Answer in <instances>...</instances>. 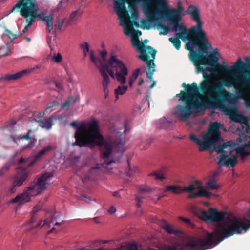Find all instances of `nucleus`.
<instances>
[{"label": "nucleus", "mask_w": 250, "mask_h": 250, "mask_svg": "<svg viewBox=\"0 0 250 250\" xmlns=\"http://www.w3.org/2000/svg\"><path fill=\"white\" fill-rule=\"evenodd\" d=\"M101 164L97 165L96 166L92 167L86 174L85 181L95 180L96 176L99 174V169L102 167Z\"/></svg>", "instance_id": "nucleus-22"}, {"label": "nucleus", "mask_w": 250, "mask_h": 250, "mask_svg": "<svg viewBox=\"0 0 250 250\" xmlns=\"http://www.w3.org/2000/svg\"><path fill=\"white\" fill-rule=\"evenodd\" d=\"M76 101V98L74 97L69 98L66 101L62 103L61 107L63 108H68L71 104L75 103Z\"/></svg>", "instance_id": "nucleus-33"}, {"label": "nucleus", "mask_w": 250, "mask_h": 250, "mask_svg": "<svg viewBox=\"0 0 250 250\" xmlns=\"http://www.w3.org/2000/svg\"><path fill=\"white\" fill-rule=\"evenodd\" d=\"M116 211V208L113 206L110 207L109 208L108 211L110 213L113 214Z\"/></svg>", "instance_id": "nucleus-57"}, {"label": "nucleus", "mask_w": 250, "mask_h": 250, "mask_svg": "<svg viewBox=\"0 0 250 250\" xmlns=\"http://www.w3.org/2000/svg\"><path fill=\"white\" fill-rule=\"evenodd\" d=\"M144 82V79L142 78H140L139 79V82H138V85L140 86L143 84Z\"/></svg>", "instance_id": "nucleus-63"}, {"label": "nucleus", "mask_w": 250, "mask_h": 250, "mask_svg": "<svg viewBox=\"0 0 250 250\" xmlns=\"http://www.w3.org/2000/svg\"><path fill=\"white\" fill-rule=\"evenodd\" d=\"M245 104L248 108H250V99H246Z\"/></svg>", "instance_id": "nucleus-60"}, {"label": "nucleus", "mask_w": 250, "mask_h": 250, "mask_svg": "<svg viewBox=\"0 0 250 250\" xmlns=\"http://www.w3.org/2000/svg\"><path fill=\"white\" fill-rule=\"evenodd\" d=\"M148 176H155L156 179L160 180L161 181L165 179V177L162 171H154L149 173Z\"/></svg>", "instance_id": "nucleus-35"}, {"label": "nucleus", "mask_w": 250, "mask_h": 250, "mask_svg": "<svg viewBox=\"0 0 250 250\" xmlns=\"http://www.w3.org/2000/svg\"><path fill=\"white\" fill-rule=\"evenodd\" d=\"M53 176L51 173H44L31 182L25 191L12 199L11 202L21 203L22 202H28L31 196L41 193L45 188L47 182L50 180Z\"/></svg>", "instance_id": "nucleus-9"}, {"label": "nucleus", "mask_w": 250, "mask_h": 250, "mask_svg": "<svg viewBox=\"0 0 250 250\" xmlns=\"http://www.w3.org/2000/svg\"><path fill=\"white\" fill-rule=\"evenodd\" d=\"M179 219L186 223H188L189 224L191 223L190 219L188 218H186L183 217H179Z\"/></svg>", "instance_id": "nucleus-55"}, {"label": "nucleus", "mask_w": 250, "mask_h": 250, "mask_svg": "<svg viewBox=\"0 0 250 250\" xmlns=\"http://www.w3.org/2000/svg\"><path fill=\"white\" fill-rule=\"evenodd\" d=\"M35 222H36V217L35 215L33 214L31 217L30 221L28 223L29 228L28 229V230H31L33 229L34 228H36L38 226H40L42 222V220H40L39 223H37L36 224Z\"/></svg>", "instance_id": "nucleus-29"}, {"label": "nucleus", "mask_w": 250, "mask_h": 250, "mask_svg": "<svg viewBox=\"0 0 250 250\" xmlns=\"http://www.w3.org/2000/svg\"><path fill=\"white\" fill-rule=\"evenodd\" d=\"M221 126L223 125L217 122L211 123L209 125L208 132L203 135L202 141L194 134L190 135V139L199 145V150L201 152L208 150L212 146L217 154L232 155L235 153L236 149L234 148L235 144L233 141H229L222 144H219L222 140L220 131Z\"/></svg>", "instance_id": "nucleus-5"}, {"label": "nucleus", "mask_w": 250, "mask_h": 250, "mask_svg": "<svg viewBox=\"0 0 250 250\" xmlns=\"http://www.w3.org/2000/svg\"><path fill=\"white\" fill-rule=\"evenodd\" d=\"M222 84L224 86L234 87L238 96L241 99H246L250 96V77L234 78L223 80Z\"/></svg>", "instance_id": "nucleus-11"}, {"label": "nucleus", "mask_w": 250, "mask_h": 250, "mask_svg": "<svg viewBox=\"0 0 250 250\" xmlns=\"http://www.w3.org/2000/svg\"><path fill=\"white\" fill-rule=\"evenodd\" d=\"M32 132H33V130L32 129H29L28 130L27 133L24 134V135H21L20 136H15L14 135H11L10 136V138L14 142H16L17 140L20 139H25L29 140V143L27 145H26L25 148H31L34 146L35 143L37 142L36 139L34 138H31L30 137V134Z\"/></svg>", "instance_id": "nucleus-19"}, {"label": "nucleus", "mask_w": 250, "mask_h": 250, "mask_svg": "<svg viewBox=\"0 0 250 250\" xmlns=\"http://www.w3.org/2000/svg\"><path fill=\"white\" fill-rule=\"evenodd\" d=\"M41 207L40 206H36L33 208V211L34 213H36L37 211L41 209Z\"/></svg>", "instance_id": "nucleus-59"}, {"label": "nucleus", "mask_w": 250, "mask_h": 250, "mask_svg": "<svg viewBox=\"0 0 250 250\" xmlns=\"http://www.w3.org/2000/svg\"><path fill=\"white\" fill-rule=\"evenodd\" d=\"M16 10L20 12L21 16L26 19L32 20L38 18L45 23L49 31L52 30L53 16L51 14L47 15L44 13L38 14L39 8L36 0H19L12 7L11 12H13Z\"/></svg>", "instance_id": "nucleus-7"}, {"label": "nucleus", "mask_w": 250, "mask_h": 250, "mask_svg": "<svg viewBox=\"0 0 250 250\" xmlns=\"http://www.w3.org/2000/svg\"><path fill=\"white\" fill-rule=\"evenodd\" d=\"M155 71V69H152V70H148L146 73V76L149 79L152 78L153 73Z\"/></svg>", "instance_id": "nucleus-49"}, {"label": "nucleus", "mask_w": 250, "mask_h": 250, "mask_svg": "<svg viewBox=\"0 0 250 250\" xmlns=\"http://www.w3.org/2000/svg\"><path fill=\"white\" fill-rule=\"evenodd\" d=\"M90 57L92 62L99 70L100 73L104 71L113 79H116L122 84L126 83V76L128 70L123 61L119 60L116 56L112 55L105 64L103 63L99 57H96L92 50L90 51Z\"/></svg>", "instance_id": "nucleus-6"}, {"label": "nucleus", "mask_w": 250, "mask_h": 250, "mask_svg": "<svg viewBox=\"0 0 250 250\" xmlns=\"http://www.w3.org/2000/svg\"><path fill=\"white\" fill-rule=\"evenodd\" d=\"M236 154H239L241 159L244 161L245 158L250 155V151L246 150L244 147H238L236 149Z\"/></svg>", "instance_id": "nucleus-30"}, {"label": "nucleus", "mask_w": 250, "mask_h": 250, "mask_svg": "<svg viewBox=\"0 0 250 250\" xmlns=\"http://www.w3.org/2000/svg\"><path fill=\"white\" fill-rule=\"evenodd\" d=\"M80 48L83 50L84 56L86 57L89 51V44L87 42H84L80 44Z\"/></svg>", "instance_id": "nucleus-36"}, {"label": "nucleus", "mask_w": 250, "mask_h": 250, "mask_svg": "<svg viewBox=\"0 0 250 250\" xmlns=\"http://www.w3.org/2000/svg\"><path fill=\"white\" fill-rule=\"evenodd\" d=\"M51 60L56 63H59L62 61V57L60 53H58L56 54H54L53 56H51Z\"/></svg>", "instance_id": "nucleus-39"}, {"label": "nucleus", "mask_w": 250, "mask_h": 250, "mask_svg": "<svg viewBox=\"0 0 250 250\" xmlns=\"http://www.w3.org/2000/svg\"><path fill=\"white\" fill-rule=\"evenodd\" d=\"M203 193L202 192H200V190H199L197 192H191V194H190L188 197L189 198H195L198 197H201V194Z\"/></svg>", "instance_id": "nucleus-46"}, {"label": "nucleus", "mask_w": 250, "mask_h": 250, "mask_svg": "<svg viewBox=\"0 0 250 250\" xmlns=\"http://www.w3.org/2000/svg\"><path fill=\"white\" fill-rule=\"evenodd\" d=\"M10 165L8 163H5L0 169V177L3 176L9 170Z\"/></svg>", "instance_id": "nucleus-38"}, {"label": "nucleus", "mask_w": 250, "mask_h": 250, "mask_svg": "<svg viewBox=\"0 0 250 250\" xmlns=\"http://www.w3.org/2000/svg\"><path fill=\"white\" fill-rule=\"evenodd\" d=\"M70 125L77 129L74 134L76 140L73 143L74 146L77 145L80 147L89 145L103 146L105 150L101 154L103 159L110 156L113 148L118 152H124V135L121 132L114 133L113 137L115 138L107 141L100 133L98 123L95 120L89 123L83 122L79 125H78L77 122L75 121L71 123Z\"/></svg>", "instance_id": "nucleus-3"}, {"label": "nucleus", "mask_w": 250, "mask_h": 250, "mask_svg": "<svg viewBox=\"0 0 250 250\" xmlns=\"http://www.w3.org/2000/svg\"><path fill=\"white\" fill-rule=\"evenodd\" d=\"M36 121L39 123L40 126L48 130L51 129L53 125V119L50 117L45 120Z\"/></svg>", "instance_id": "nucleus-27"}, {"label": "nucleus", "mask_w": 250, "mask_h": 250, "mask_svg": "<svg viewBox=\"0 0 250 250\" xmlns=\"http://www.w3.org/2000/svg\"><path fill=\"white\" fill-rule=\"evenodd\" d=\"M11 54V51L7 46H3L0 48V58L3 56Z\"/></svg>", "instance_id": "nucleus-34"}, {"label": "nucleus", "mask_w": 250, "mask_h": 250, "mask_svg": "<svg viewBox=\"0 0 250 250\" xmlns=\"http://www.w3.org/2000/svg\"><path fill=\"white\" fill-rule=\"evenodd\" d=\"M195 185L193 184H190L188 187H184L183 188V191L191 192L192 191L196 190Z\"/></svg>", "instance_id": "nucleus-42"}, {"label": "nucleus", "mask_w": 250, "mask_h": 250, "mask_svg": "<svg viewBox=\"0 0 250 250\" xmlns=\"http://www.w3.org/2000/svg\"><path fill=\"white\" fill-rule=\"evenodd\" d=\"M101 75L103 77L102 86L105 98H106L108 95L109 90L108 86L110 83V78L108 74H105L104 71H101Z\"/></svg>", "instance_id": "nucleus-24"}, {"label": "nucleus", "mask_w": 250, "mask_h": 250, "mask_svg": "<svg viewBox=\"0 0 250 250\" xmlns=\"http://www.w3.org/2000/svg\"><path fill=\"white\" fill-rule=\"evenodd\" d=\"M17 186H18L16 185V184H15L14 183L13 185L11 187V188L8 191V193L9 194H12L15 193L16 191V187Z\"/></svg>", "instance_id": "nucleus-48"}, {"label": "nucleus", "mask_w": 250, "mask_h": 250, "mask_svg": "<svg viewBox=\"0 0 250 250\" xmlns=\"http://www.w3.org/2000/svg\"><path fill=\"white\" fill-rule=\"evenodd\" d=\"M157 9L155 11L151 10L150 8L146 10V14L147 18V20L143 19L141 21V24L142 25V28L150 29L151 26L149 24L150 23H152L156 21L159 18L163 19L166 20L165 17H162L160 14L159 11L161 10V6H159L157 4Z\"/></svg>", "instance_id": "nucleus-15"}, {"label": "nucleus", "mask_w": 250, "mask_h": 250, "mask_svg": "<svg viewBox=\"0 0 250 250\" xmlns=\"http://www.w3.org/2000/svg\"><path fill=\"white\" fill-rule=\"evenodd\" d=\"M132 43L141 54L138 58L146 62L148 70L155 69V64L153 62L157 51L149 45H144L138 38L132 40Z\"/></svg>", "instance_id": "nucleus-12"}, {"label": "nucleus", "mask_w": 250, "mask_h": 250, "mask_svg": "<svg viewBox=\"0 0 250 250\" xmlns=\"http://www.w3.org/2000/svg\"><path fill=\"white\" fill-rule=\"evenodd\" d=\"M140 71V68H137L132 73V75L129 77V79L135 81L139 76Z\"/></svg>", "instance_id": "nucleus-43"}, {"label": "nucleus", "mask_w": 250, "mask_h": 250, "mask_svg": "<svg viewBox=\"0 0 250 250\" xmlns=\"http://www.w3.org/2000/svg\"><path fill=\"white\" fill-rule=\"evenodd\" d=\"M162 222L164 223L162 225V228L167 233L177 235L181 233L179 229H174L172 226L167 224L166 220H162Z\"/></svg>", "instance_id": "nucleus-25"}, {"label": "nucleus", "mask_w": 250, "mask_h": 250, "mask_svg": "<svg viewBox=\"0 0 250 250\" xmlns=\"http://www.w3.org/2000/svg\"><path fill=\"white\" fill-rule=\"evenodd\" d=\"M202 72L204 80L200 83L199 90H200L207 98L205 101H210L211 105L216 108H220L226 115L230 116L233 121L240 122L238 116L235 115L237 110L236 107L225 104L226 102H231L232 94L222 87L224 86L222 84V82L220 84L215 85L210 80V75L207 72ZM228 79L223 80L222 81Z\"/></svg>", "instance_id": "nucleus-4"}, {"label": "nucleus", "mask_w": 250, "mask_h": 250, "mask_svg": "<svg viewBox=\"0 0 250 250\" xmlns=\"http://www.w3.org/2000/svg\"><path fill=\"white\" fill-rule=\"evenodd\" d=\"M237 158V156L236 153L232 155H221L217 163L220 167L225 166L233 167L238 162Z\"/></svg>", "instance_id": "nucleus-17"}, {"label": "nucleus", "mask_w": 250, "mask_h": 250, "mask_svg": "<svg viewBox=\"0 0 250 250\" xmlns=\"http://www.w3.org/2000/svg\"><path fill=\"white\" fill-rule=\"evenodd\" d=\"M182 87L185 88V90H182L180 93L176 95V97L179 98V100L194 99V97L199 93V87L195 83H193L190 85L186 84L184 83L182 84Z\"/></svg>", "instance_id": "nucleus-14"}, {"label": "nucleus", "mask_w": 250, "mask_h": 250, "mask_svg": "<svg viewBox=\"0 0 250 250\" xmlns=\"http://www.w3.org/2000/svg\"><path fill=\"white\" fill-rule=\"evenodd\" d=\"M147 143L146 144H143V147L144 148L148 147L152 143V140L151 138H149L146 140Z\"/></svg>", "instance_id": "nucleus-52"}, {"label": "nucleus", "mask_w": 250, "mask_h": 250, "mask_svg": "<svg viewBox=\"0 0 250 250\" xmlns=\"http://www.w3.org/2000/svg\"><path fill=\"white\" fill-rule=\"evenodd\" d=\"M4 31L6 33L9 38L11 40H13L17 38V34L12 33L9 30L7 29L6 27H4Z\"/></svg>", "instance_id": "nucleus-41"}, {"label": "nucleus", "mask_w": 250, "mask_h": 250, "mask_svg": "<svg viewBox=\"0 0 250 250\" xmlns=\"http://www.w3.org/2000/svg\"><path fill=\"white\" fill-rule=\"evenodd\" d=\"M64 19H58L57 20H56L55 21L54 26H53V24H52L53 29L51 31H49L48 30V28H47L48 31L49 33H51L52 32L54 37L55 38L56 36V31L57 30H60V31L61 30L62 27L64 23Z\"/></svg>", "instance_id": "nucleus-26"}, {"label": "nucleus", "mask_w": 250, "mask_h": 250, "mask_svg": "<svg viewBox=\"0 0 250 250\" xmlns=\"http://www.w3.org/2000/svg\"><path fill=\"white\" fill-rule=\"evenodd\" d=\"M131 17L133 20H137L139 18V13L136 10H133L131 13Z\"/></svg>", "instance_id": "nucleus-47"}, {"label": "nucleus", "mask_w": 250, "mask_h": 250, "mask_svg": "<svg viewBox=\"0 0 250 250\" xmlns=\"http://www.w3.org/2000/svg\"><path fill=\"white\" fill-rule=\"evenodd\" d=\"M78 14L77 11H73L70 15V18L71 20H75L76 19V16Z\"/></svg>", "instance_id": "nucleus-54"}, {"label": "nucleus", "mask_w": 250, "mask_h": 250, "mask_svg": "<svg viewBox=\"0 0 250 250\" xmlns=\"http://www.w3.org/2000/svg\"><path fill=\"white\" fill-rule=\"evenodd\" d=\"M54 83L57 88L60 90H63V86L61 83H58L56 81H55Z\"/></svg>", "instance_id": "nucleus-53"}, {"label": "nucleus", "mask_w": 250, "mask_h": 250, "mask_svg": "<svg viewBox=\"0 0 250 250\" xmlns=\"http://www.w3.org/2000/svg\"><path fill=\"white\" fill-rule=\"evenodd\" d=\"M164 25H164L163 23H162L161 22H159L156 24V26L157 28H162L164 26Z\"/></svg>", "instance_id": "nucleus-61"}, {"label": "nucleus", "mask_w": 250, "mask_h": 250, "mask_svg": "<svg viewBox=\"0 0 250 250\" xmlns=\"http://www.w3.org/2000/svg\"><path fill=\"white\" fill-rule=\"evenodd\" d=\"M75 0H62L58 5L59 9H62L65 8L69 3H72Z\"/></svg>", "instance_id": "nucleus-37"}, {"label": "nucleus", "mask_w": 250, "mask_h": 250, "mask_svg": "<svg viewBox=\"0 0 250 250\" xmlns=\"http://www.w3.org/2000/svg\"><path fill=\"white\" fill-rule=\"evenodd\" d=\"M201 218L206 222H218L219 224L213 233H208L207 236L203 238H192L186 243H177L175 246H166L164 248H157V249L149 247L146 250H203L202 247H210L215 242H221L224 239L233 236L229 235V231L232 229L231 226L235 220L242 221L247 223L244 219L234 218L230 219L226 216L225 211H218V209L209 208L208 211L201 212ZM128 250H139L136 244L129 245Z\"/></svg>", "instance_id": "nucleus-1"}, {"label": "nucleus", "mask_w": 250, "mask_h": 250, "mask_svg": "<svg viewBox=\"0 0 250 250\" xmlns=\"http://www.w3.org/2000/svg\"><path fill=\"white\" fill-rule=\"evenodd\" d=\"M35 19H32V21L31 19H26V22L27 23H28V25H26L24 27V28L23 29V30H22L23 33H25L28 31L29 27H30V26H31L33 24V23L35 21Z\"/></svg>", "instance_id": "nucleus-40"}, {"label": "nucleus", "mask_w": 250, "mask_h": 250, "mask_svg": "<svg viewBox=\"0 0 250 250\" xmlns=\"http://www.w3.org/2000/svg\"><path fill=\"white\" fill-rule=\"evenodd\" d=\"M163 31H161L159 32V35H166L169 31H171V28L170 29L168 26L164 25V26L162 28Z\"/></svg>", "instance_id": "nucleus-45"}, {"label": "nucleus", "mask_w": 250, "mask_h": 250, "mask_svg": "<svg viewBox=\"0 0 250 250\" xmlns=\"http://www.w3.org/2000/svg\"><path fill=\"white\" fill-rule=\"evenodd\" d=\"M199 188H201V190H200V192H202L203 193L201 194V197H206L208 198H210L211 197V196H212V194L211 192H208V191H204V190H203V187L202 186H200Z\"/></svg>", "instance_id": "nucleus-44"}, {"label": "nucleus", "mask_w": 250, "mask_h": 250, "mask_svg": "<svg viewBox=\"0 0 250 250\" xmlns=\"http://www.w3.org/2000/svg\"><path fill=\"white\" fill-rule=\"evenodd\" d=\"M52 149L53 147L51 145H49L43 148L42 150L34 156L33 159L28 164H27L28 167H29L33 165L41 157L50 151Z\"/></svg>", "instance_id": "nucleus-23"}, {"label": "nucleus", "mask_w": 250, "mask_h": 250, "mask_svg": "<svg viewBox=\"0 0 250 250\" xmlns=\"http://www.w3.org/2000/svg\"><path fill=\"white\" fill-rule=\"evenodd\" d=\"M128 87L125 85L119 86L115 90L116 99H118L119 95H123L125 93Z\"/></svg>", "instance_id": "nucleus-31"}, {"label": "nucleus", "mask_w": 250, "mask_h": 250, "mask_svg": "<svg viewBox=\"0 0 250 250\" xmlns=\"http://www.w3.org/2000/svg\"><path fill=\"white\" fill-rule=\"evenodd\" d=\"M107 54V52L106 50H104L101 52V56L104 61L106 60Z\"/></svg>", "instance_id": "nucleus-51"}, {"label": "nucleus", "mask_w": 250, "mask_h": 250, "mask_svg": "<svg viewBox=\"0 0 250 250\" xmlns=\"http://www.w3.org/2000/svg\"><path fill=\"white\" fill-rule=\"evenodd\" d=\"M58 102L54 101L52 103H50L48 106H47L46 110H48L50 108H53L54 106H55L57 105Z\"/></svg>", "instance_id": "nucleus-50"}, {"label": "nucleus", "mask_w": 250, "mask_h": 250, "mask_svg": "<svg viewBox=\"0 0 250 250\" xmlns=\"http://www.w3.org/2000/svg\"><path fill=\"white\" fill-rule=\"evenodd\" d=\"M31 70L25 69L24 70L17 72L15 74H9L2 76L0 78V80H4L5 81H11L13 80H17L23 76L29 73Z\"/></svg>", "instance_id": "nucleus-21"}, {"label": "nucleus", "mask_w": 250, "mask_h": 250, "mask_svg": "<svg viewBox=\"0 0 250 250\" xmlns=\"http://www.w3.org/2000/svg\"><path fill=\"white\" fill-rule=\"evenodd\" d=\"M132 25H134L136 27H139L140 26V24L138 22L135 21V20H132L131 21Z\"/></svg>", "instance_id": "nucleus-58"}, {"label": "nucleus", "mask_w": 250, "mask_h": 250, "mask_svg": "<svg viewBox=\"0 0 250 250\" xmlns=\"http://www.w3.org/2000/svg\"><path fill=\"white\" fill-rule=\"evenodd\" d=\"M134 81L129 78V85L130 87L133 85Z\"/></svg>", "instance_id": "nucleus-64"}, {"label": "nucleus", "mask_w": 250, "mask_h": 250, "mask_svg": "<svg viewBox=\"0 0 250 250\" xmlns=\"http://www.w3.org/2000/svg\"><path fill=\"white\" fill-rule=\"evenodd\" d=\"M25 162L26 161L25 159L21 158V159H19L18 163L19 164H21L22 163H25Z\"/></svg>", "instance_id": "nucleus-62"}, {"label": "nucleus", "mask_w": 250, "mask_h": 250, "mask_svg": "<svg viewBox=\"0 0 250 250\" xmlns=\"http://www.w3.org/2000/svg\"><path fill=\"white\" fill-rule=\"evenodd\" d=\"M163 8L164 11L161 12V16L165 17L166 20L173 24L171 31H177L178 30L179 31V32L175 33L174 37H170L168 39L175 48L178 50L180 49L181 44L180 39H181L186 43L185 48L190 51L189 57L195 66H199L200 64H205L203 62H201L202 60L203 61V59H208L211 61L212 56H206L203 54L211 48V44L203 43L195 34L188 31L183 23H179L181 20L180 10L169 8L167 9L166 6Z\"/></svg>", "instance_id": "nucleus-2"}, {"label": "nucleus", "mask_w": 250, "mask_h": 250, "mask_svg": "<svg viewBox=\"0 0 250 250\" xmlns=\"http://www.w3.org/2000/svg\"><path fill=\"white\" fill-rule=\"evenodd\" d=\"M245 60L246 63H244L240 58L233 65L229 68L227 65L219 64L218 65L222 72L231 75L232 76L231 79H233L234 78H237L234 75V73H242L249 66L250 67V58L246 57Z\"/></svg>", "instance_id": "nucleus-13"}, {"label": "nucleus", "mask_w": 250, "mask_h": 250, "mask_svg": "<svg viewBox=\"0 0 250 250\" xmlns=\"http://www.w3.org/2000/svg\"><path fill=\"white\" fill-rule=\"evenodd\" d=\"M208 50H207V52L206 53H204L203 54L204 56H213V58L212 59H211L212 60H211V61H210L209 60H208V59H203V60H202L201 62H203V63H205V64H200L199 66H196V73H201L202 72H207V73L208 72H210L211 71H213V68H212L211 67H206L205 68H204L203 66H201V65H209V66H210L211 67H214L215 65H217L218 68L221 70L222 71L219 67V65L218 64H219V63H218V61L219 60V58L216 57V55H215L214 53H211V54H208Z\"/></svg>", "instance_id": "nucleus-16"}, {"label": "nucleus", "mask_w": 250, "mask_h": 250, "mask_svg": "<svg viewBox=\"0 0 250 250\" xmlns=\"http://www.w3.org/2000/svg\"><path fill=\"white\" fill-rule=\"evenodd\" d=\"M172 191L173 193L178 194L183 192V188L178 185L167 186L165 189V192Z\"/></svg>", "instance_id": "nucleus-28"}, {"label": "nucleus", "mask_w": 250, "mask_h": 250, "mask_svg": "<svg viewBox=\"0 0 250 250\" xmlns=\"http://www.w3.org/2000/svg\"><path fill=\"white\" fill-rule=\"evenodd\" d=\"M151 190L150 188H149L147 187V188H141L140 189V191L141 192H150L151 191Z\"/></svg>", "instance_id": "nucleus-56"}, {"label": "nucleus", "mask_w": 250, "mask_h": 250, "mask_svg": "<svg viewBox=\"0 0 250 250\" xmlns=\"http://www.w3.org/2000/svg\"><path fill=\"white\" fill-rule=\"evenodd\" d=\"M248 216L250 217V210L248 213ZM232 229L229 232V235H231L234 233H241L243 231H247L250 228V221L249 223H245L242 221L235 220L231 226Z\"/></svg>", "instance_id": "nucleus-18"}, {"label": "nucleus", "mask_w": 250, "mask_h": 250, "mask_svg": "<svg viewBox=\"0 0 250 250\" xmlns=\"http://www.w3.org/2000/svg\"><path fill=\"white\" fill-rule=\"evenodd\" d=\"M181 101L185 102V105L178 104L173 109V114L180 121H185L188 119L193 112V109L199 111L206 109L216 108L211 105L210 101H200L194 99Z\"/></svg>", "instance_id": "nucleus-8"}, {"label": "nucleus", "mask_w": 250, "mask_h": 250, "mask_svg": "<svg viewBox=\"0 0 250 250\" xmlns=\"http://www.w3.org/2000/svg\"><path fill=\"white\" fill-rule=\"evenodd\" d=\"M180 10V17L181 20L185 13L190 15L192 20L196 22V25L188 28V30L195 34L197 38L203 43H210L207 37V34L203 29V23L201 19L200 12L198 7L191 5L183 13L184 7L181 5V7L178 8Z\"/></svg>", "instance_id": "nucleus-10"}, {"label": "nucleus", "mask_w": 250, "mask_h": 250, "mask_svg": "<svg viewBox=\"0 0 250 250\" xmlns=\"http://www.w3.org/2000/svg\"><path fill=\"white\" fill-rule=\"evenodd\" d=\"M29 172L27 167H21L14 178V183L18 187L21 186L27 178Z\"/></svg>", "instance_id": "nucleus-20"}, {"label": "nucleus", "mask_w": 250, "mask_h": 250, "mask_svg": "<svg viewBox=\"0 0 250 250\" xmlns=\"http://www.w3.org/2000/svg\"><path fill=\"white\" fill-rule=\"evenodd\" d=\"M206 186L208 189L215 190L219 188V186L216 184V181L215 180L208 181L207 183Z\"/></svg>", "instance_id": "nucleus-32"}]
</instances>
